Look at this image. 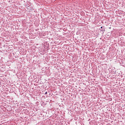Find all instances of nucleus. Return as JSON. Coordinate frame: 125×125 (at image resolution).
<instances>
[{
    "label": "nucleus",
    "instance_id": "f257e3e1",
    "mask_svg": "<svg viewBox=\"0 0 125 125\" xmlns=\"http://www.w3.org/2000/svg\"><path fill=\"white\" fill-rule=\"evenodd\" d=\"M45 94H47V92H46L45 93Z\"/></svg>",
    "mask_w": 125,
    "mask_h": 125
},
{
    "label": "nucleus",
    "instance_id": "f03ea898",
    "mask_svg": "<svg viewBox=\"0 0 125 125\" xmlns=\"http://www.w3.org/2000/svg\"><path fill=\"white\" fill-rule=\"evenodd\" d=\"M101 28H103V27H102H102H101Z\"/></svg>",
    "mask_w": 125,
    "mask_h": 125
}]
</instances>
